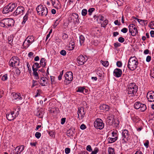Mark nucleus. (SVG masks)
Here are the masks:
<instances>
[{"label": "nucleus", "instance_id": "obj_1", "mask_svg": "<svg viewBox=\"0 0 154 154\" xmlns=\"http://www.w3.org/2000/svg\"><path fill=\"white\" fill-rule=\"evenodd\" d=\"M138 64V59L136 57H131L128 61L127 67L130 70L133 71L137 68Z\"/></svg>", "mask_w": 154, "mask_h": 154}, {"label": "nucleus", "instance_id": "obj_2", "mask_svg": "<svg viewBox=\"0 0 154 154\" xmlns=\"http://www.w3.org/2000/svg\"><path fill=\"white\" fill-rule=\"evenodd\" d=\"M138 88L135 83L129 84L127 86L126 92L129 96H134L137 91Z\"/></svg>", "mask_w": 154, "mask_h": 154}, {"label": "nucleus", "instance_id": "obj_3", "mask_svg": "<svg viewBox=\"0 0 154 154\" xmlns=\"http://www.w3.org/2000/svg\"><path fill=\"white\" fill-rule=\"evenodd\" d=\"M36 10L38 14L41 16L46 17L48 13V9L45 6L42 5H38L36 8Z\"/></svg>", "mask_w": 154, "mask_h": 154}, {"label": "nucleus", "instance_id": "obj_4", "mask_svg": "<svg viewBox=\"0 0 154 154\" xmlns=\"http://www.w3.org/2000/svg\"><path fill=\"white\" fill-rule=\"evenodd\" d=\"M130 137L128 131L126 129L122 130V143H127Z\"/></svg>", "mask_w": 154, "mask_h": 154}, {"label": "nucleus", "instance_id": "obj_5", "mask_svg": "<svg viewBox=\"0 0 154 154\" xmlns=\"http://www.w3.org/2000/svg\"><path fill=\"white\" fill-rule=\"evenodd\" d=\"M20 63V60L18 57L14 56L11 59L9 62L10 65L13 67H16L19 66Z\"/></svg>", "mask_w": 154, "mask_h": 154}, {"label": "nucleus", "instance_id": "obj_6", "mask_svg": "<svg viewBox=\"0 0 154 154\" xmlns=\"http://www.w3.org/2000/svg\"><path fill=\"white\" fill-rule=\"evenodd\" d=\"M94 126L97 129L101 130L104 127V124L102 120L97 119L94 122Z\"/></svg>", "mask_w": 154, "mask_h": 154}, {"label": "nucleus", "instance_id": "obj_7", "mask_svg": "<svg viewBox=\"0 0 154 154\" xmlns=\"http://www.w3.org/2000/svg\"><path fill=\"white\" fill-rule=\"evenodd\" d=\"M129 32L133 36H135L137 34L138 32L135 26L132 24H130L128 26Z\"/></svg>", "mask_w": 154, "mask_h": 154}, {"label": "nucleus", "instance_id": "obj_8", "mask_svg": "<svg viewBox=\"0 0 154 154\" xmlns=\"http://www.w3.org/2000/svg\"><path fill=\"white\" fill-rule=\"evenodd\" d=\"M64 77L65 79V82H66V84H68L73 80L72 73L71 71L68 72L64 75Z\"/></svg>", "mask_w": 154, "mask_h": 154}, {"label": "nucleus", "instance_id": "obj_9", "mask_svg": "<svg viewBox=\"0 0 154 154\" xmlns=\"http://www.w3.org/2000/svg\"><path fill=\"white\" fill-rule=\"evenodd\" d=\"M25 9L22 6H18L16 10L14 12L13 15L16 16L19 15H22L24 12Z\"/></svg>", "mask_w": 154, "mask_h": 154}, {"label": "nucleus", "instance_id": "obj_10", "mask_svg": "<svg viewBox=\"0 0 154 154\" xmlns=\"http://www.w3.org/2000/svg\"><path fill=\"white\" fill-rule=\"evenodd\" d=\"M69 20H71V21H73L74 22L78 23L79 22V15L76 13H73L69 16Z\"/></svg>", "mask_w": 154, "mask_h": 154}, {"label": "nucleus", "instance_id": "obj_11", "mask_svg": "<svg viewBox=\"0 0 154 154\" xmlns=\"http://www.w3.org/2000/svg\"><path fill=\"white\" fill-rule=\"evenodd\" d=\"M146 97L149 101L154 102V92L152 91L148 92Z\"/></svg>", "mask_w": 154, "mask_h": 154}, {"label": "nucleus", "instance_id": "obj_12", "mask_svg": "<svg viewBox=\"0 0 154 154\" xmlns=\"http://www.w3.org/2000/svg\"><path fill=\"white\" fill-rule=\"evenodd\" d=\"M77 63L79 65H82L84 64L87 60L85 59V57L81 55L78 57L77 59Z\"/></svg>", "mask_w": 154, "mask_h": 154}, {"label": "nucleus", "instance_id": "obj_13", "mask_svg": "<svg viewBox=\"0 0 154 154\" xmlns=\"http://www.w3.org/2000/svg\"><path fill=\"white\" fill-rule=\"evenodd\" d=\"M44 110L42 108H38L37 110L35 112V115L39 118H42L44 114Z\"/></svg>", "mask_w": 154, "mask_h": 154}, {"label": "nucleus", "instance_id": "obj_14", "mask_svg": "<svg viewBox=\"0 0 154 154\" xmlns=\"http://www.w3.org/2000/svg\"><path fill=\"white\" fill-rule=\"evenodd\" d=\"M5 20V24L6 26H11L13 25L14 23V20L10 18H6L4 19Z\"/></svg>", "mask_w": 154, "mask_h": 154}, {"label": "nucleus", "instance_id": "obj_15", "mask_svg": "<svg viewBox=\"0 0 154 154\" xmlns=\"http://www.w3.org/2000/svg\"><path fill=\"white\" fill-rule=\"evenodd\" d=\"M114 75L116 77L119 78L122 75V70L119 68H116L113 71Z\"/></svg>", "mask_w": 154, "mask_h": 154}, {"label": "nucleus", "instance_id": "obj_16", "mask_svg": "<svg viewBox=\"0 0 154 154\" xmlns=\"http://www.w3.org/2000/svg\"><path fill=\"white\" fill-rule=\"evenodd\" d=\"M85 113L84 108L83 107L79 108L77 112L78 117L79 118L80 116L82 118L85 115Z\"/></svg>", "mask_w": 154, "mask_h": 154}, {"label": "nucleus", "instance_id": "obj_17", "mask_svg": "<svg viewBox=\"0 0 154 154\" xmlns=\"http://www.w3.org/2000/svg\"><path fill=\"white\" fill-rule=\"evenodd\" d=\"M6 117L7 119L9 121H11L13 120L14 119L16 118L14 115L11 112L9 113H7L6 115Z\"/></svg>", "mask_w": 154, "mask_h": 154}, {"label": "nucleus", "instance_id": "obj_18", "mask_svg": "<svg viewBox=\"0 0 154 154\" xmlns=\"http://www.w3.org/2000/svg\"><path fill=\"white\" fill-rule=\"evenodd\" d=\"M13 96L14 99L15 100H20L22 99V97L21 96L20 93L16 94L15 93H13Z\"/></svg>", "mask_w": 154, "mask_h": 154}, {"label": "nucleus", "instance_id": "obj_19", "mask_svg": "<svg viewBox=\"0 0 154 154\" xmlns=\"http://www.w3.org/2000/svg\"><path fill=\"white\" fill-rule=\"evenodd\" d=\"M7 5L8 6L9 11L12 12L13 11L14 9L17 7V5L15 3H14L11 4H9Z\"/></svg>", "mask_w": 154, "mask_h": 154}, {"label": "nucleus", "instance_id": "obj_20", "mask_svg": "<svg viewBox=\"0 0 154 154\" xmlns=\"http://www.w3.org/2000/svg\"><path fill=\"white\" fill-rule=\"evenodd\" d=\"M20 109L19 107H17L14 109L13 111L12 112V113H13L15 116L17 117L19 115V112Z\"/></svg>", "mask_w": 154, "mask_h": 154}, {"label": "nucleus", "instance_id": "obj_21", "mask_svg": "<svg viewBox=\"0 0 154 154\" xmlns=\"http://www.w3.org/2000/svg\"><path fill=\"white\" fill-rule=\"evenodd\" d=\"M137 125L138 127H137V131H141L142 129L143 128V127L142 125H140L142 124V121H140L139 122H137V123L136 124Z\"/></svg>", "mask_w": 154, "mask_h": 154}, {"label": "nucleus", "instance_id": "obj_22", "mask_svg": "<svg viewBox=\"0 0 154 154\" xmlns=\"http://www.w3.org/2000/svg\"><path fill=\"white\" fill-rule=\"evenodd\" d=\"M75 47V42H72L69 43V46L67 47V49L69 51L73 50Z\"/></svg>", "mask_w": 154, "mask_h": 154}, {"label": "nucleus", "instance_id": "obj_23", "mask_svg": "<svg viewBox=\"0 0 154 154\" xmlns=\"http://www.w3.org/2000/svg\"><path fill=\"white\" fill-rule=\"evenodd\" d=\"M46 59L45 58L41 59L40 61V65L43 67H45L46 65V62L45 61Z\"/></svg>", "mask_w": 154, "mask_h": 154}, {"label": "nucleus", "instance_id": "obj_24", "mask_svg": "<svg viewBox=\"0 0 154 154\" xmlns=\"http://www.w3.org/2000/svg\"><path fill=\"white\" fill-rule=\"evenodd\" d=\"M141 105V103L140 102H137L134 104V108L136 109H138L140 108Z\"/></svg>", "mask_w": 154, "mask_h": 154}, {"label": "nucleus", "instance_id": "obj_25", "mask_svg": "<svg viewBox=\"0 0 154 154\" xmlns=\"http://www.w3.org/2000/svg\"><path fill=\"white\" fill-rule=\"evenodd\" d=\"M117 139V137H115L113 138L109 137L108 138V140L109 143H112L116 141Z\"/></svg>", "mask_w": 154, "mask_h": 154}, {"label": "nucleus", "instance_id": "obj_26", "mask_svg": "<svg viewBox=\"0 0 154 154\" xmlns=\"http://www.w3.org/2000/svg\"><path fill=\"white\" fill-rule=\"evenodd\" d=\"M10 12L8 5L5 6L3 9L2 13L3 14H7Z\"/></svg>", "mask_w": 154, "mask_h": 154}, {"label": "nucleus", "instance_id": "obj_27", "mask_svg": "<svg viewBox=\"0 0 154 154\" xmlns=\"http://www.w3.org/2000/svg\"><path fill=\"white\" fill-rule=\"evenodd\" d=\"M140 109L142 112L144 111L146 109V105L144 104L141 103Z\"/></svg>", "mask_w": 154, "mask_h": 154}, {"label": "nucleus", "instance_id": "obj_28", "mask_svg": "<svg viewBox=\"0 0 154 154\" xmlns=\"http://www.w3.org/2000/svg\"><path fill=\"white\" fill-rule=\"evenodd\" d=\"M94 18H95L96 17H97V20H101L102 21H104V17L102 15H99L97 17L96 15H94Z\"/></svg>", "mask_w": 154, "mask_h": 154}, {"label": "nucleus", "instance_id": "obj_29", "mask_svg": "<svg viewBox=\"0 0 154 154\" xmlns=\"http://www.w3.org/2000/svg\"><path fill=\"white\" fill-rule=\"evenodd\" d=\"M100 63L102 64L103 66L105 67H107L109 65V62L108 61L101 60Z\"/></svg>", "mask_w": 154, "mask_h": 154}, {"label": "nucleus", "instance_id": "obj_30", "mask_svg": "<svg viewBox=\"0 0 154 154\" xmlns=\"http://www.w3.org/2000/svg\"><path fill=\"white\" fill-rule=\"evenodd\" d=\"M108 154H115V150L114 148L109 147L108 150Z\"/></svg>", "mask_w": 154, "mask_h": 154}, {"label": "nucleus", "instance_id": "obj_31", "mask_svg": "<svg viewBox=\"0 0 154 154\" xmlns=\"http://www.w3.org/2000/svg\"><path fill=\"white\" fill-rule=\"evenodd\" d=\"M79 39H80V43L81 45L84 43L85 41V38L84 36L82 35H81L79 36Z\"/></svg>", "mask_w": 154, "mask_h": 154}, {"label": "nucleus", "instance_id": "obj_32", "mask_svg": "<svg viewBox=\"0 0 154 154\" xmlns=\"http://www.w3.org/2000/svg\"><path fill=\"white\" fill-rule=\"evenodd\" d=\"M13 39V36L10 35V36L8 37V43L9 44L11 45L12 44Z\"/></svg>", "mask_w": 154, "mask_h": 154}, {"label": "nucleus", "instance_id": "obj_33", "mask_svg": "<svg viewBox=\"0 0 154 154\" xmlns=\"http://www.w3.org/2000/svg\"><path fill=\"white\" fill-rule=\"evenodd\" d=\"M96 73L99 77H101L103 74V72L102 70H97L96 71Z\"/></svg>", "mask_w": 154, "mask_h": 154}, {"label": "nucleus", "instance_id": "obj_34", "mask_svg": "<svg viewBox=\"0 0 154 154\" xmlns=\"http://www.w3.org/2000/svg\"><path fill=\"white\" fill-rule=\"evenodd\" d=\"M29 43H28L25 40L23 43V46L24 48L26 49L29 46Z\"/></svg>", "mask_w": 154, "mask_h": 154}, {"label": "nucleus", "instance_id": "obj_35", "mask_svg": "<svg viewBox=\"0 0 154 154\" xmlns=\"http://www.w3.org/2000/svg\"><path fill=\"white\" fill-rule=\"evenodd\" d=\"M28 14H26V15L23 17V21L22 22V24H24L26 21L28 20Z\"/></svg>", "mask_w": 154, "mask_h": 154}, {"label": "nucleus", "instance_id": "obj_36", "mask_svg": "<svg viewBox=\"0 0 154 154\" xmlns=\"http://www.w3.org/2000/svg\"><path fill=\"white\" fill-rule=\"evenodd\" d=\"M108 21L106 19L101 24V26L103 27H105L108 24Z\"/></svg>", "mask_w": 154, "mask_h": 154}, {"label": "nucleus", "instance_id": "obj_37", "mask_svg": "<svg viewBox=\"0 0 154 154\" xmlns=\"http://www.w3.org/2000/svg\"><path fill=\"white\" fill-rule=\"evenodd\" d=\"M66 134L67 136L69 137L72 135L73 134V131L72 130L70 129L67 131Z\"/></svg>", "mask_w": 154, "mask_h": 154}, {"label": "nucleus", "instance_id": "obj_38", "mask_svg": "<svg viewBox=\"0 0 154 154\" xmlns=\"http://www.w3.org/2000/svg\"><path fill=\"white\" fill-rule=\"evenodd\" d=\"M87 12L88 11L87 9H83L82 12V15L83 16H85L87 14Z\"/></svg>", "mask_w": 154, "mask_h": 154}, {"label": "nucleus", "instance_id": "obj_39", "mask_svg": "<svg viewBox=\"0 0 154 154\" xmlns=\"http://www.w3.org/2000/svg\"><path fill=\"white\" fill-rule=\"evenodd\" d=\"M41 80H42L43 82L41 83V85L42 86H45L47 84V82H46V80L44 79V77H42L41 78Z\"/></svg>", "mask_w": 154, "mask_h": 154}, {"label": "nucleus", "instance_id": "obj_40", "mask_svg": "<svg viewBox=\"0 0 154 154\" xmlns=\"http://www.w3.org/2000/svg\"><path fill=\"white\" fill-rule=\"evenodd\" d=\"M99 150L98 148L95 147L94 150L92 151L91 154H97V153L98 152Z\"/></svg>", "mask_w": 154, "mask_h": 154}, {"label": "nucleus", "instance_id": "obj_41", "mask_svg": "<svg viewBox=\"0 0 154 154\" xmlns=\"http://www.w3.org/2000/svg\"><path fill=\"white\" fill-rule=\"evenodd\" d=\"M103 108L106 111H108L109 109V107L108 106L105 104H103L102 106Z\"/></svg>", "mask_w": 154, "mask_h": 154}, {"label": "nucleus", "instance_id": "obj_42", "mask_svg": "<svg viewBox=\"0 0 154 154\" xmlns=\"http://www.w3.org/2000/svg\"><path fill=\"white\" fill-rule=\"evenodd\" d=\"M84 89L85 88L83 87H79L78 88L77 92L82 93L83 92Z\"/></svg>", "mask_w": 154, "mask_h": 154}, {"label": "nucleus", "instance_id": "obj_43", "mask_svg": "<svg viewBox=\"0 0 154 154\" xmlns=\"http://www.w3.org/2000/svg\"><path fill=\"white\" fill-rule=\"evenodd\" d=\"M95 9L94 8H91L89 9L88 10V14L91 16L92 13L94 11Z\"/></svg>", "mask_w": 154, "mask_h": 154}, {"label": "nucleus", "instance_id": "obj_44", "mask_svg": "<svg viewBox=\"0 0 154 154\" xmlns=\"http://www.w3.org/2000/svg\"><path fill=\"white\" fill-rule=\"evenodd\" d=\"M4 22L5 20L4 19L0 21V25L2 27H5V26H6L5 24V23Z\"/></svg>", "mask_w": 154, "mask_h": 154}, {"label": "nucleus", "instance_id": "obj_45", "mask_svg": "<svg viewBox=\"0 0 154 154\" xmlns=\"http://www.w3.org/2000/svg\"><path fill=\"white\" fill-rule=\"evenodd\" d=\"M33 75L35 76V79H39V76H38V74L37 72H33Z\"/></svg>", "mask_w": 154, "mask_h": 154}, {"label": "nucleus", "instance_id": "obj_46", "mask_svg": "<svg viewBox=\"0 0 154 154\" xmlns=\"http://www.w3.org/2000/svg\"><path fill=\"white\" fill-rule=\"evenodd\" d=\"M8 78L7 75V74H6L2 76V79L3 81H5L7 80Z\"/></svg>", "mask_w": 154, "mask_h": 154}, {"label": "nucleus", "instance_id": "obj_47", "mask_svg": "<svg viewBox=\"0 0 154 154\" xmlns=\"http://www.w3.org/2000/svg\"><path fill=\"white\" fill-rule=\"evenodd\" d=\"M149 141L148 140H146L144 142V145L146 148H147L149 147Z\"/></svg>", "mask_w": 154, "mask_h": 154}, {"label": "nucleus", "instance_id": "obj_48", "mask_svg": "<svg viewBox=\"0 0 154 154\" xmlns=\"http://www.w3.org/2000/svg\"><path fill=\"white\" fill-rule=\"evenodd\" d=\"M35 136L38 139L41 136V134L40 132H37L35 133Z\"/></svg>", "mask_w": 154, "mask_h": 154}, {"label": "nucleus", "instance_id": "obj_49", "mask_svg": "<svg viewBox=\"0 0 154 154\" xmlns=\"http://www.w3.org/2000/svg\"><path fill=\"white\" fill-rule=\"evenodd\" d=\"M116 65L117 66L119 67H120L122 66V63L121 61H118L116 63Z\"/></svg>", "mask_w": 154, "mask_h": 154}, {"label": "nucleus", "instance_id": "obj_50", "mask_svg": "<svg viewBox=\"0 0 154 154\" xmlns=\"http://www.w3.org/2000/svg\"><path fill=\"white\" fill-rule=\"evenodd\" d=\"M61 55L63 56H65L66 54V52L64 50H62L60 52Z\"/></svg>", "mask_w": 154, "mask_h": 154}, {"label": "nucleus", "instance_id": "obj_51", "mask_svg": "<svg viewBox=\"0 0 154 154\" xmlns=\"http://www.w3.org/2000/svg\"><path fill=\"white\" fill-rule=\"evenodd\" d=\"M125 40L124 38L121 37L119 38H118V41L121 43H122L124 42L125 41Z\"/></svg>", "mask_w": 154, "mask_h": 154}, {"label": "nucleus", "instance_id": "obj_52", "mask_svg": "<svg viewBox=\"0 0 154 154\" xmlns=\"http://www.w3.org/2000/svg\"><path fill=\"white\" fill-rule=\"evenodd\" d=\"M68 35L66 33H64L63 35V38L64 40H66L68 38Z\"/></svg>", "mask_w": 154, "mask_h": 154}, {"label": "nucleus", "instance_id": "obj_53", "mask_svg": "<svg viewBox=\"0 0 154 154\" xmlns=\"http://www.w3.org/2000/svg\"><path fill=\"white\" fill-rule=\"evenodd\" d=\"M65 151L66 154H68L70 153V149L69 148H65Z\"/></svg>", "mask_w": 154, "mask_h": 154}, {"label": "nucleus", "instance_id": "obj_54", "mask_svg": "<svg viewBox=\"0 0 154 154\" xmlns=\"http://www.w3.org/2000/svg\"><path fill=\"white\" fill-rule=\"evenodd\" d=\"M86 150L89 152L92 151V149L91 146L90 145H88L86 147Z\"/></svg>", "mask_w": 154, "mask_h": 154}, {"label": "nucleus", "instance_id": "obj_55", "mask_svg": "<svg viewBox=\"0 0 154 154\" xmlns=\"http://www.w3.org/2000/svg\"><path fill=\"white\" fill-rule=\"evenodd\" d=\"M121 44L118 42L115 43L114 44V46L115 48L119 47L121 46Z\"/></svg>", "mask_w": 154, "mask_h": 154}, {"label": "nucleus", "instance_id": "obj_56", "mask_svg": "<svg viewBox=\"0 0 154 154\" xmlns=\"http://www.w3.org/2000/svg\"><path fill=\"white\" fill-rule=\"evenodd\" d=\"M24 146L23 145H22L19 148L18 150L20 151V152H21L23 151L24 150Z\"/></svg>", "mask_w": 154, "mask_h": 154}, {"label": "nucleus", "instance_id": "obj_57", "mask_svg": "<svg viewBox=\"0 0 154 154\" xmlns=\"http://www.w3.org/2000/svg\"><path fill=\"white\" fill-rule=\"evenodd\" d=\"M32 82H33V84L32 86V88H33L35 86L37 85V82L36 81L33 80Z\"/></svg>", "mask_w": 154, "mask_h": 154}, {"label": "nucleus", "instance_id": "obj_58", "mask_svg": "<svg viewBox=\"0 0 154 154\" xmlns=\"http://www.w3.org/2000/svg\"><path fill=\"white\" fill-rule=\"evenodd\" d=\"M121 31L124 33H126L128 31V29L126 28H124L121 30Z\"/></svg>", "mask_w": 154, "mask_h": 154}, {"label": "nucleus", "instance_id": "obj_59", "mask_svg": "<svg viewBox=\"0 0 154 154\" xmlns=\"http://www.w3.org/2000/svg\"><path fill=\"white\" fill-rule=\"evenodd\" d=\"M151 57L150 56H148L146 58V60L147 62H149L150 61Z\"/></svg>", "mask_w": 154, "mask_h": 154}, {"label": "nucleus", "instance_id": "obj_60", "mask_svg": "<svg viewBox=\"0 0 154 154\" xmlns=\"http://www.w3.org/2000/svg\"><path fill=\"white\" fill-rule=\"evenodd\" d=\"M86 128V125L83 124H82L81 125L80 128L82 130H84Z\"/></svg>", "mask_w": 154, "mask_h": 154}, {"label": "nucleus", "instance_id": "obj_61", "mask_svg": "<svg viewBox=\"0 0 154 154\" xmlns=\"http://www.w3.org/2000/svg\"><path fill=\"white\" fill-rule=\"evenodd\" d=\"M59 23V22L58 21V20H56V21L55 22L54 25V28H55L57 26L58 24Z\"/></svg>", "mask_w": 154, "mask_h": 154}, {"label": "nucleus", "instance_id": "obj_62", "mask_svg": "<svg viewBox=\"0 0 154 154\" xmlns=\"http://www.w3.org/2000/svg\"><path fill=\"white\" fill-rule=\"evenodd\" d=\"M66 119L65 118H62V119H61V124L63 125L64 124V123L66 121Z\"/></svg>", "mask_w": 154, "mask_h": 154}, {"label": "nucleus", "instance_id": "obj_63", "mask_svg": "<svg viewBox=\"0 0 154 154\" xmlns=\"http://www.w3.org/2000/svg\"><path fill=\"white\" fill-rule=\"evenodd\" d=\"M11 154H18V151H17L16 149H15L12 150Z\"/></svg>", "mask_w": 154, "mask_h": 154}, {"label": "nucleus", "instance_id": "obj_64", "mask_svg": "<svg viewBox=\"0 0 154 154\" xmlns=\"http://www.w3.org/2000/svg\"><path fill=\"white\" fill-rule=\"evenodd\" d=\"M114 24L116 25H120L121 24V23L119 22L118 20H116L114 22Z\"/></svg>", "mask_w": 154, "mask_h": 154}]
</instances>
